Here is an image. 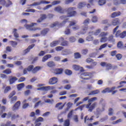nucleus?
Instances as JSON below:
<instances>
[{
    "label": "nucleus",
    "instance_id": "f257e3e1",
    "mask_svg": "<svg viewBox=\"0 0 126 126\" xmlns=\"http://www.w3.org/2000/svg\"><path fill=\"white\" fill-rule=\"evenodd\" d=\"M88 100V104L86 105V108L87 109H89V112H92L94 109H95V107L97 105V102H94L92 105V102H94V101H96L97 100L96 97H94L89 99V96H87L83 99V102H85Z\"/></svg>",
    "mask_w": 126,
    "mask_h": 126
},
{
    "label": "nucleus",
    "instance_id": "f03ea898",
    "mask_svg": "<svg viewBox=\"0 0 126 126\" xmlns=\"http://www.w3.org/2000/svg\"><path fill=\"white\" fill-rule=\"evenodd\" d=\"M75 9V7H69L67 9L68 13V15L67 16H62L60 17L61 19H64V18H66V17H71V16H75L76 15V11H73Z\"/></svg>",
    "mask_w": 126,
    "mask_h": 126
},
{
    "label": "nucleus",
    "instance_id": "7ed1b4c3",
    "mask_svg": "<svg viewBox=\"0 0 126 126\" xmlns=\"http://www.w3.org/2000/svg\"><path fill=\"white\" fill-rule=\"evenodd\" d=\"M34 25H37V23H32L31 25L26 24L25 25V27L29 31H37V30H41V28H40L34 27Z\"/></svg>",
    "mask_w": 126,
    "mask_h": 126
},
{
    "label": "nucleus",
    "instance_id": "20e7f679",
    "mask_svg": "<svg viewBox=\"0 0 126 126\" xmlns=\"http://www.w3.org/2000/svg\"><path fill=\"white\" fill-rule=\"evenodd\" d=\"M7 119H9V118H11V120H15V119H18L19 118V115L17 114V115H15V114H12V112H9L8 114L6 113H3L1 115V118H4L5 117H6Z\"/></svg>",
    "mask_w": 126,
    "mask_h": 126
},
{
    "label": "nucleus",
    "instance_id": "39448f33",
    "mask_svg": "<svg viewBox=\"0 0 126 126\" xmlns=\"http://www.w3.org/2000/svg\"><path fill=\"white\" fill-rule=\"evenodd\" d=\"M15 94H16L15 91H13L8 96V98L10 99V102L12 103H15L17 101V96H14Z\"/></svg>",
    "mask_w": 126,
    "mask_h": 126
},
{
    "label": "nucleus",
    "instance_id": "423d86ee",
    "mask_svg": "<svg viewBox=\"0 0 126 126\" xmlns=\"http://www.w3.org/2000/svg\"><path fill=\"white\" fill-rule=\"evenodd\" d=\"M92 77H93V73L90 72L83 73L81 76V78L86 80H88Z\"/></svg>",
    "mask_w": 126,
    "mask_h": 126
},
{
    "label": "nucleus",
    "instance_id": "0eeeda50",
    "mask_svg": "<svg viewBox=\"0 0 126 126\" xmlns=\"http://www.w3.org/2000/svg\"><path fill=\"white\" fill-rule=\"evenodd\" d=\"M68 20V19H66L64 21H63L62 23H59V22H56L54 23L51 25L50 27L51 28H54V27H56V26H59L60 27H62L63 26L66 22H67V21Z\"/></svg>",
    "mask_w": 126,
    "mask_h": 126
},
{
    "label": "nucleus",
    "instance_id": "6e6552de",
    "mask_svg": "<svg viewBox=\"0 0 126 126\" xmlns=\"http://www.w3.org/2000/svg\"><path fill=\"white\" fill-rule=\"evenodd\" d=\"M41 114V112L40 111V110L39 109H36L35 110V113L34 112H32L30 114V117L31 118H33L32 119V121H34L35 120H36V116H40Z\"/></svg>",
    "mask_w": 126,
    "mask_h": 126
},
{
    "label": "nucleus",
    "instance_id": "1a4fd4ad",
    "mask_svg": "<svg viewBox=\"0 0 126 126\" xmlns=\"http://www.w3.org/2000/svg\"><path fill=\"white\" fill-rule=\"evenodd\" d=\"M107 35H108V33L105 32H102L99 34V36L102 37L100 39L101 43H105V42H107V41H108V38L106 37Z\"/></svg>",
    "mask_w": 126,
    "mask_h": 126
},
{
    "label": "nucleus",
    "instance_id": "9d476101",
    "mask_svg": "<svg viewBox=\"0 0 126 126\" xmlns=\"http://www.w3.org/2000/svg\"><path fill=\"white\" fill-rule=\"evenodd\" d=\"M51 3V1L41 0L40 2H35L30 5V6H36V5H40V4H49Z\"/></svg>",
    "mask_w": 126,
    "mask_h": 126
},
{
    "label": "nucleus",
    "instance_id": "9b49d317",
    "mask_svg": "<svg viewBox=\"0 0 126 126\" xmlns=\"http://www.w3.org/2000/svg\"><path fill=\"white\" fill-rule=\"evenodd\" d=\"M0 4L5 5L6 7H9L10 5H12V2L10 0H8V3H6L5 0H0Z\"/></svg>",
    "mask_w": 126,
    "mask_h": 126
},
{
    "label": "nucleus",
    "instance_id": "f8f14e48",
    "mask_svg": "<svg viewBox=\"0 0 126 126\" xmlns=\"http://www.w3.org/2000/svg\"><path fill=\"white\" fill-rule=\"evenodd\" d=\"M58 79L56 77H53L49 79V83L50 85H54L56 83H58Z\"/></svg>",
    "mask_w": 126,
    "mask_h": 126
},
{
    "label": "nucleus",
    "instance_id": "ddd939ff",
    "mask_svg": "<svg viewBox=\"0 0 126 126\" xmlns=\"http://www.w3.org/2000/svg\"><path fill=\"white\" fill-rule=\"evenodd\" d=\"M45 19H47V15L46 14H41L40 17L37 20V23H41L43 22Z\"/></svg>",
    "mask_w": 126,
    "mask_h": 126
},
{
    "label": "nucleus",
    "instance_id": "4468645a",
    "mask_svg": "<svg viewBox=\"0 0 126 126\" xmlns=\"http://www.w3.org/2000/svg\"><path fill=\"white\" fill-rule=\"evenodd\" d=\"M34 67V66L33 65H30L27 68H25L23 70V73L24 74H27V72L31 71L32 69H33V68Z\"/></svg>",
    "mask_w": 126,
    "mask_h": 126
},
{
    "label": "nucleus",
    "instance_id": "2eb2a0df",
    "mask_svg": "<svg viewBox=\"0 0 126 126\" xmlns=\"http://www.w3.org/2000/svg\"><path fill=\"white\" fill-rule=\"evenodd\" d=\"M63 69L62 68H56L54 69V74L56 75H59L60 74H63Z\"/></svg>",
    "mask_w": 126,
    "mask_h": 126
},
{
    "label": "nucleus",
    "instance_id": "dca6fc26",
    "mask_svg": "<svg viewBox=\"0 0 126 126\" xmlns=\"http://www.w3.org/2000/svg\"><path fill=\"white\" fill-rule=\"evenodd\" d=\"M34 47H35V44H32L31 45L29 46L26 49L24 50V55H26V54H28V53L30 52V50H31V49H33Z\"/></svg>",
    "mask_w": 126,
    "mask_h": 126
},
{
    "label": "nucleus",
    "instance_id": "f3484780",
    "mask_svg": "<svg viewBox=\"0 0 126 126\" xmlns=\"http://www.w3.org/2000/svg\"><path fill=\"white\" fill-rule=\"evenodd\" d=\"M51 58L52 55H51V54H47L42 58V62H43V63H45V62L48 61L49 59H51Z\"/></svg>",
    "mask_w": 126,
    "mask_h": 126
},
{
    "label": "nucleus",
    "instance_id": "a211bd4d",
    "mask_svg": "<svg viewBox=\"0 0 126 126\" xmlns=\"http://www.w3.org/2000/svg\"><path fill=\"white\" fill-rule=\"evenodd\" d=\"M20 105H21V102L20 101H18L13 106V110H18V109H19V107H20Z\"/></svg>",
    "mask_w": 126,
    "mask_h": 126
},
{
    "label": "nucleus",
    "instance_id": "6ab92c4d",
    "mask_svg": "<svg viewBox=\"0 0 126 126\" xmlns=\"http://www.w3.org/2000/svg\"><path fill=\"white\" fill-rule=\"evenodd\" d=\"M99 93H100V91H99V90H96L91 91L88 95L89 96H91L92 95H96V94H99Z\"/></svg>",
    "mask_w": 126,
    "mask_h": 126
},
{
    "label": "nucleus",
    "instance_id": "aec40b11",
    "mask_svg": "<svg viewBox=\"0 0 126 126\" xmlns=\"http://www.w3.org/2000/svg\"><path fill=\"white\" fill-rule=\"evenodd\" d=\"M50 31V30L48 28L43 29L40 32L41 35L42 36H46L48 32Z\"/></svg>",
    "mask_w": 126,
    "mask_h": 126
},
{
    "label": "nucleus",
    "instance_id": "412c9836",
    "mask_svg": "<svg viewBox=\"0 0 126 126\" xmlns=\"http://www.w3.org/2000/svg\"><path fill=\"white\" fill-rule=\"evenodd\" d=\"M60 40H56L50 43V47L53 48L54 47H56V46H58V44H60Z\"/></svg>",
    "mask_w": 126,
    "mask_h": 126
},
{
    "label": "nucleus",
    "instance_id": "4be33fe9",
    "mask_svg": "<svg viewBox=\"0 0 126 126\" xmlns=\"http://www.w3.org/2000/svg\"><path fill=\"white\" fill-rule=\"evenodd\" d=\"M55 11H57L58 12H59L60 13H63L64 11L63 10V8H62V7L61 6H58L56 7L55 8Z\"/></svg>",
    "mask_w": 126,
    "mask_h": 126
},
{
    "label": "nucleus",
    "instance_id": "5701e85b",
    "mask_svg": "<svg viewBox=\"0 0 126 126\" xmlns=\"http://www.w3.org/2000/svg\"><path fill=\"white\" fill-rule=\"evenodd\" d=\"M40 69H41L40 66H36L34 68L33 67L32 70H31V71H32V73H36V72H37V71H39Z\"/></svg>",
    "mask_w": 126,
    "mask_h": 126
},
{
    "label": "nucleus",
    "instance_id": "b1692460",
    "mask_svg": "<svg viewBox=\"0 0 126 126\" xmlns=\"http://www.w3.org/2000/svg\"><path fill=\"white\" fill-rule=\"evenodd\" d=\"M18 80L16 77H12L9 79L10 84H13L15 81Z\"/></svg>",
    "mask_w": 126,
    "mask_h": 126
},
{
    "label": "nucleus",
    "instance_id": "393cba45",
    "mask_svg": "<svg viewBox=\"0 0 126 126\" xmlns=\"http://www.w3.org/2000/svg\"><path fill=\"white\" fill-rule=\"evenodd\" d=\"M121 12H113L111 15V17H112V18H115V17L120 16V15H121Z\"/></svg>",
    "mask_w": 126,
    "mask_h": 126
},
{
    "label": "nucleus",
    "instance_id": "a878e982",
    "mask_svg": "<svg viewBox=\"0 0 126 126\" xmlns=\"http://www.w3.org/2000/svg\"><path fill=\"white\" fill-rule=\"evenodd\" d=\"M51 88V87L47 86V87H42L41 88H38L37 90H44V91H48Z\"/></svg>",
    "mask_w": 126,
    "mask_h": 126
},
{
    "label": "nucleus",
    "instance_id": "bb28decb",
    "mask_svg": "<svg viewBox=\"0 0 126 126\" xmlns=\"http://www.w3.org/2000/svg\"><path fill=\"white\" fill-rule=\"evenodd\" d=\"M113 25H119V24H121V22H120V19H115L112 21Z\"/></svg>",
    "mask_w": 126,
    "mask_h": 126
},
{
    "label": "nucleus",
    "instance_id": "cd10ccee",
    "mask_svg": "<svg viewBox=\"0 0 126 126\" xmlns=\"http://www.w3.org/2000/svg\"><path fill=\"white\" fill-rule=\"evenodd\" d=\"M117 48L118 49H124V42L122 41L118 42L117 43Z\"/></svg>",
    "mask_w": 126,
    "mask_h": 126
},
{
    "label": "nucleus",
    "instance_id": "c85d7f7f",
    "mask_svg": "<svg viewBox=\"0 0 126 126\" xmlns=\"http://www.w3.org/2000/svg\"><path fill=\"white\" fill-rule=\"evenodd\" d=\"M24 86H25V85L24 83H21L17 85V89L19 91H20L22 88H24Z\"/></svg>",
    "mask_w": 126,
    "mask_h": 126
},
{
    "label": "nucleus",
    "instance_id": "c756f323",
    "mask_svg": "<svg viewBox=\"0 0 126 126\" xmlns=\"http://www.w3.org/2000/svg\"><path fill=\"white\" fill-rule=\"evenodd\" d=\"M74 59L76 60H77L78 59H81V54L78 52H76L74 54Z\"/></svg>",
    "mask_w": 126,
    "mask_h": 126
},
{
    "label": "nucleus",
    "instance_id": "7c9ffc66",
    "mask_svg": "<svg viewBox=\"0 0 126 126\" xmlns=\"http://www.w3.org/2000/svg\"><path fill=\"white\" fill-rule=\"evenodd\" d=\"M47 65L49 66V67H54L56 64H55V63L53 61H50L47 63Z\"/></svg>",
    "mask_w": 126,
    "mask_h": 126
},
{
    "label": "nucleus",
    "instance_id": "2f4dec72",
    "mask_svg": "<svg viewBox=\"0 0 126 126\" xmlns=\"http://www.w3.org/2000/svg\"><path fill=\"white\" fill-rule=\"evenodd\" d=\"M62 104L63 103L62 102H59L56 105V108H58V110H62V109L63 108V105L61 106V105H62Z\"/></svg>",
    "mask_w": 126,
    "mask_h": 126
},
{
    "label": "nucleus",
    "instance_id": "473e14b6",
    "mask_svg": "<svg viewBox=\"0 0 126 126\" xmlns=\"http://www.w3.org/2000/svg\"><path fill=\"white\" fill-rule=\"evenodd\" d=\"M100 65L101 66H106V67H109V68L111 67V64H107V63L105 62H101L100 63Z\"/></svg>",
    "mask_w": 126,
    "mask_h": 126
},
{
    "label": "nucleus",
    "instance_id": "72a5a7b5",
    "mask_svg": "<svg viewBox=\"0 0 126 126\" xmlns=\"http://www.w3.org/2000/svg\"><path fill=\"white\" fill-rule=\"evenodd\" d=\"M98 3L100 6H102V5L106 4V0H99Z\"/></svg>",
    "mask_w": 126,
    "mask_h": 126
},
{
    "label": "nucleus",
    "instance_id": "f704fd0d",
    "mask_svg": "<svg viewBox=\"0 0 126 126\" xmlns=\"http://www.w3.org/2000/svg\"><path fill=\"white\" fill-rule=\"evenodd\" d=\"M110 92H111V89L107 88L102 91L101 93H103L104 94L105 93H110Z\"/></svg>",
    "mask_w": 126,
    "mask_h": 126
},
{
    "label": "nucleus",
    "instance_id": "c9c22d12",
    "mask_svg": "<svg viewBox=\"0 0 126 126\" xmlns=\"http://www.w3.org/2000/svg\"><path fill=\"white\" fill-rule=\"evenodd\" d=\"M69 41L70 43H74L76 41V38L74 36H70L69 38Z\"/></svg>",
    "mask_w": 126,
    "mask_h": 126
},
{
    "label": "nucleus",
    "instance_id": "e433bc0d",
    "mask_svg": "<svg viewBox=\"0 0 126 126\" xmlns=\"http://www.w3.org/2000/svg\"><path fill=\"white\" fill-rule=\"evenodd\" d=\"M126 37V31H124L120 34V38L121 39H124Z\"/></svg>",
    "mask_w": 126,
    "mask_h": 126
},
{
    "label": "nucleus",
    "instance_id": "4c0bfd02",
    "mask_svg": "<svg viewBox=\"0 0 126 126\" xmlns=\"http://www.w3.org/2000/svg\"><path fill=\"white\" fill-rule=\"evenodd\" d=\"M11 72V69L10 68L6 69L3 71V73H5L6 74H10Z\"/></svg>",
    "mask_w": 126,
    "mask_h": 126
},
{
    "label": "nucleus",
    "instance_id": "58836bf2",
    "mask_svg": "<svg viewBox=\"0 0 126 126\" xmlns=\"http://www.w3.org/2000/svg\"><path fill=\"white\" fill-rule=\"evenodd\" d=\"M70 126V121L69 119H67L64 122V126Z\"/></svg>",
    "mask_w": 126,
    "mask_h": 126
},
{
    "label": "nucleus",
    "instance_id": "ea45409f",
    "mask_svg": "<svg viewBox=\"0 0 126 126\" xmlns=\"http://www.w3.org/2000/svg\"><path fill=\"white\" fill-rule=\"evenodd\" d=\"M72 105H73V104L71 102H68L67 103V107L66 108V111H68L69 110V109H70V108L71 107H72Z\"/></svg>",
    "mask_w": 126,
    "mask_h": 126
},
{
    "label": "nucleus",
    "instance_id": "a19ab883",
    "mask_svg": "<svg viewBox=\"0 0 126 126\" xmlns=\"http://www.w3.org/2000/svg\"><path fill=\"white\" fill-rule=\"evenodd\" d=\"M35 123H39L40 122H44V118L43 117H38L37 119L35 120Z\"/></svg>",
    "mask_w": 126,
    "mask_h": 126
},
{
    "label": "nucleus",
    "instance_id": "79ce46f5",
    "mask_svg": "<svg viewBox=\"0 0 126 126\" xmlns=\"http://www.w3.org/2000/svg\"><path fill=\"white\" fill-rule=\"evenodd\" d=\"M86 5L85 2H81L78 4V7L79 8H82V7H84Z\"/></svg>",
    "mask_w": 126,
    "mask_h": 126
},
{
    "label": "nucleus",
    "instance_id": "37998d69",
    "mask_svg": "<svg viewBox=\"0 0 126 126\" xmlns=\"http://www.w3.org/2000/svg\"><path fill=\"white\" fill-rule=\"evenodd\" d=\"M65 73L67 75H71L72 74V71L69 69H66L65 70Z\"/></svg>",
    "mask_w": 126,
    "mask_h": 126
},
{
    "label": "nucleus",
    "instance_id": "c03bdc74",
    "mask_svg": "<svg viewBox=\"0 0 126 126\" xmlns=\"http://www.w3.org/2000/svg\"><path fill=\"white\" fill-rule=\"evenodd\" d=\"M116 58L118 60V61H121L122 58H123V55L121 54H118L116 55Z\"/></svg>",
    "mask_w": 126,
    "mask_h": 126
},
{
    "label": "nucleus",
    "instance_id": "a18cd8bd",
    "mask_svg": "<svg viewBox=\"0 0 126 126\" xmlns=\"http://www.w3.org/2000/svg\"><path fill=\"white\" fill-rule=\"evenodd\" d=\"M46 54H47V53L45 51H41L38 54V57H43V56H45Z\"/></svg>",
    "mask_w": 126,
    "mask_h": 126
},
{
    "label": "nucleus",
    "instance_id": "49530a36",
    "mask_svg": "<svg viewBox=\"0 0 126 126\" xmlns=\"http://www.w3.org/2000/svg\"><path fill=\"white\" fill-rule=\"evenodd\" d=\"M92 21L94 23L97 22V21H98V18H97V16H93L92 19Z\"/></svg>",
    "mask_w": 126,
    "mask_h": 126
},
{
    "label": "nucleus",
    "instance_id": "de8ad7c7",
    "mask_svg": "<svg viewBox=\"0 0 126 126\" xmlns=\"http://www.w3.org/2000/svg\"><path fill=\"white\" fill-rule=\"evenodd\" d=\"M72 114H73V110H71L67 115V118L70 119L72 117Z\"/></svg>",
    "mask_w": 126,
    "mask_h": 126
},
{
    "label": "nucleus",
    "instance_id": "09e8293b",
    "mask_svg": "<svg viewBox=\"0 0 126 126\" xmlns=\"http://www.w3.org/2000/svg\"><path fill=\"white\" fill-rule=\"evenodd\" d=\"M61 45L63 46L64 47L68 46V42H67V41H65V40L63 41L62 42Z\"/></svg>",
    "mask_w": 126,
    "mask_h": 126
},
{
    "label": "nucleus",
    "instance_id": "8fccbe9b",
    "mask_svg": "<svg viewBox=\"0 0 126 126\" xmlns=\"http://www.w3.org/2000/svg\"><path fill=\"white\" fill-rule=\"evenodd\" d=\"M61 3V1L60 0H55V1H53L52 2V5H56V4H59Z\"/></svg>",
    "mask_w": 126,
    "mask_h": 126
},
{
    "label": "nucleus",
    "instance_id": "3c124183",
    "mask_svg": "<svg viewBox=\"0 0 126 126\" xmlns=\"http://www.w3.org/2000/svg\"><path fill=\"white\" fill-rule=\"evenodd\" d=\"M10 90H11L10 86L6 87L4 91V93H7L8 91H10Z\"/></svg>",
    "mask_w": 126,
    "mask_h": 126
},
{
    "label": "nucleus",
    "instance_id": "603ef678",
    "mask_svg": "<svg viewBox=\"0 0 126 126\" xmlns=\"http://www.w3.org/2000/svg\"><path fill=\"white\" fill-rule=\"evenodd\" d=\"M71 89V85L68 84L64 86V89H66V90H69Z\"/></svg>",
    "mask_w": 126,
    "mask_h": 126
},
{
    "label": "nucleus",
    "instance_id": "864d4df0",
    "mask_svg": "<svg viewBox=\"0 0 126 126\" xmlns=\"http://www.w3.org/2000/svg\"><path fill=\"white\" fill-rule=\"evenodd\" d=\"M45 103H49L50 104H53L54 103V99H47L45 100Z\"/></svg>",
    "mask_w": 126,
    "mask_h": 126
},
{
    "label": "nucleus",
    "instance_id": "5fc2aeb1",
    "mask_svg": "<svg viewBox=\"0 0 126 126\" xmlns=\"http://www.w3.org/2000/svg\"><path fill=\"white\" fill-rule=\"evenodd\" d=\"M115 89H116L115 87H113V88H111V93L112 95H114V94H116V93H117V92H118V91H113V90H115Z\"/></svg>",
    "mask_w": 126,
    "mask_h": 126
},
{
    "label": "nucleus",
    "instance_id": "6e6d98bb",
    "mask_svg": "<svg viewBox=\"0 0 126 126\" xmlns=\"http://www.w3.org/2000/svg\"><path fill=\"white\" fill-rule=\"evenodd\" d=\"M10 43H11L12 47H15V46H17V42L16 41H10Z\"/></svg>",
    "mask_w": 126,
    "mask_h": 126
},
{
    "label": "nucleus",
    "instance_id": "4d7b16f0",
    "mask_svg": "<svg viewBox=\"0 0 126 126\" xmlns=\"http://www.w3.org/2000/svg\"><path fill=\"white\" fill-rule=\"evenodd\" d=\"M111 43H112L113 45L116 44V40L114 38V36L112 35L111 36Z\"/></svg>",
    "mask_w": 126,
    "mask_h": 126
},
{
    "label": "nucleus",
    "instance_id": "13d9d810",
    "mask_svg": "<svg viewBox=\"0 0 126 126\" xmlns=\"http://www.w3.org/2000/svg\"><path fill=\"white\" fill-rule=\"evenodd\" d=\"M26 78L24 77H21L18 80V82H23V81H25Z\"/></svg>",
    "mask_w": 126,
    "mask_h": 126
},
{
    "label": "nucleus",
    "instance_id": "bf43d9fd",
    "mask_svg": "<svg viewBox=\"0 0 126 126\" xmlns=\"http://www.w3.org/2000/svg\"><path fill=\"white\" fill-rule=\"evenodd\" d=\"M107 45H108V44H107V43H105V44L101 45L100 46L99 50H102V49H104V48H106V47H107Z\"/></svg>",
    "mask_w": 126,
    "mask_h": 126
},
{
    "label": "nucleus",
    "instance_id": "052dcab7",
    "mask_svg": "<svg viewBox=\"0 0 126 126\" xmlns=\"http://www.w3.org/2000/svg\"><path fill=\"white\" fill-rule=\"evenodd\" d=\"M11 125V122L8 121L6 122L5 124H2L1 126H10Z\"/></svg>",
    "mask_w": 126,
    "mask_h": 126
},
{
    "label": "nucleus",
    "instance_id": "680f3d73",
    "mask_svg": "<svg viewBox=\"0 0 126 126\" xmlns=\"http://www.w3.org/2000/svg\"><path fill=\"white\" fill-rule=\"evenodd\" d=\"M123 120L122 119H119L117 120L116 121L112 122L113 125H116L117 124H119V123H122Z\"/></svg>",
    "mask_w": 126,
    "mask_h": 126
},
{
    "label": "nucleus",
    "instance_id": "e2e57ef3",
    "mask_svg": "<svg viewBox=\"0 0 126 126\" xmlns=\"http://www.w3.org/2000/svg\"><path fill=\"white\" fill-rule=\"evenodd\" d=\"M63 47L62 46H57L55 48V50H56V51H57V52H59L60 51H62V50H63Z\"/></svg>",
    "mask_w": 126,
    "mask_h": 126
},
{
    "label": "nucleus",
    "instance_id": "0e129e2a",
    "mask_svg": "<svg viewBox=\"0 0 126 126\" xmlns=\"http://www.w3.org/2000/svg\"><path fill=\"white\" fill-rule=\"evenodd\" d=\"M86 40L87 41H93V37L91 36V35H89L87 37Z\"/></svg>",
    "mask_w": 126,
    "mask_h": 126
},
{
    "label": "nucleus",
    "instance_id": "69168bd1",
    "mask_svg": "<svg viewBox=\"0 0 126 126\" xmlns=\"http://www.w3.org/2000/svg\"><path fill=\"white\" fill-rule=\"evenodd\" d=\"M64 33L65 35H69L70 34V30L69 29H67L64 31Z\"/></svg>",
    "mask_w": 126,
    "mask_h": 126
},
{
    "label": "nucleus",
    "instance_id": "338daca9",
    "mask_svg": "<svg viewBox=\"0 0 126 126\" xmlns=\"http://www.w3.org/2000/svg\"><path fill=\"white\" fill-rule=\"evenodd\" d=\"M73 67L75 70H79L80 69V67L77 65H74Z\"/></svg>",
    "mask_w": 126,
    "mask_h": 126
},
{
    "label": "nucleus",
    "instance_id": "774afa93",
    "mask_svg": "<svg viewBox=\"0 0 126 126\" xmlns=\"http://www.w3.org/2000/svg\"><path fill=\"white\" fill-rule=\"evenodd\" d=\"M101 32V29L97 30L94 33V35L95 36H97V35H99L100 34V32Z\"/></svg>",
    "mask_w": 126,
    "mask_h": 126
}]
</instances>
